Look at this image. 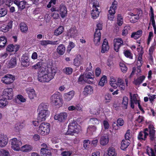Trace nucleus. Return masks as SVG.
Segmentation results:
<instances>
[{
	"mask_svg": "<svg viewBox=\"0 0 156 156\" xmlns=\"http://www.w3.org/2000/svg\"><path fill=\"white\" fill-rule=\"evenodd\" d=\"M63 30V27L62 26H60L58 28L55 30L54 34L56 36L62 34Z\"/></svg>",
	"mask_w": 156,
	"mask_h": 156,
	"instance_id": "58836bf2",
	"label": "nucleus"
},
{
	"mask_svg": "<svg viewBox=\"0 0 156 156\" xmlns=\"http://www.w3.org/2000/svg\"><path fill=\"white\" fill-rule=\"evenodd\" d=\"M91 5H92V10L91 12L92 18L95 19L99 16L100 8L98 0H89Z\"/></svg>",
	"mask_w": 156,
	"mask_h": 156,
	"instance_id": "20e7f679",
	"label": "nucleus"
},
{
	"mask_svg": "<svg viewBox=\"0 0 156 156\" xmlns=\"http://www.w3.org/2000/svg\"><path fill=\"white\" fill-rule=\"evenodd\" d=\"M63 71L67 75H70L72 73L73 69L70 67H66L63 69Z\"/></svg>",
	"mask_w": 156,
	"mask_h": 156,
	"instance_id": "8fccbe9b",
	"label": "nucleus"
},
{
	"mask_svg": "<svg viewBox=\"0 0 156 156\" xmlns=\"http://www.w3.org/2000/svg\"><path fill=\"white\" fill-rule=\"evenodd\" d=\"M117 81H116V79L114 78H112L111 79V80L110 82V84L111 86L114 87H115L116 86V84Z\"/></svg>",
	"mask_w": 156,
	"mask_h": 156,
	"instance_id": "13d9d810",
	"label": "nucleus"
},
{
	"mask_svg": "<svg viewBox=\"0 0 156 156\" xmlns=\"http://www.w3.org/2000/svg\"><path fill=\"white\" fill-rule=\"evenodd\" d=\"M154 150L151 148L147 147V151L149 156H156V145H154Z\"/></svg>",
	"mask_w": 156,
	"mask_h": 156,
	"instance_id": "cd10ccee",
	"label": "nucleus"
},
{
	"mask_svg": "<svg viewBox=\"0 0 156 156\" xmlns=\"http://www.w3.org/2000/svg\"><path fill=\"white\" fill-rule=\"evenodd\" d=\"M119 65L122 72L123 73H126L127 70V68L125 65L122 62H120Z\"/></svg>",
	"mask_w": 156,
	"mask_h": 156,
	"instance_id": "3c124183",
	"label": "nucleus"
},
{
	"mask_svg": "<svg viewBox=\"0 0 156 156\" xmlns=\"http://www.w3.org/2000/svg\"><path fill=\"white\" fill-rule=\"evenodd\" d=\"M20 29L22 32L24 33H27L28 30L27 26L23 22L20 23Z\"/></svg>",
	"mask_w": 156,
	"mask_h": 156,
	"instance_id": "c9c22d12",
	"label": "nucleus"
},
{
	"mask_svg": "<svg viewBox=\"0 0 156 156\" xmlns=\"http://www.w3.org/2000/svg\"><path fill=\"white\" fill-rule=\"evenodd\" d=\"M7 12V10L5 8H1L0 9V17H2L5 16Z\"/></svg>",
	"mask_w": 156,
	"mask_h": 156,
	"instance_id": "6e6d98bb",
	"label": "nucleus"
},
{
	"mask_svg": "<svg viewBox=\"0 0 156 156\" xmlns=\"http://www.w3.org/2000/svg\"><path fill=\"white\" fill-rule=\"evenodd\" d=\"M130 21L131 23H134L137 21L139 19V16H130Z\"/></svg>",
	"mask_w": 156,
	"mask_h": 156,
	"instance_id": "c03bdc74",
	"label": "nucleus"
},
{
	"mask_svg": "<svg viewBox=\"0 0 156 156\" xmlns=\"http://www.w3.org/2000/svg\"><path fill=\"white\" fill-rule=\"evenodd\" d=\"M16 64V58L15 57L12 58L10 61L8 62L7 65L9 68H13L14 67Z\"/></svg>",
	"mask_w": 156,
	"mask_h": 156,
	"instance_id": "473e14b6",
	"label": "nucleus"
},
{
	"mask_svg": "<svg viewBox=\"0 0 156 156\" xmlns=\"http://www.w3.org/2000/svg\"><path fill=\"white\" fill-rule=\"evenodd\" d=\"M101 34L100 31H95L94 34V42L95 45L98 46L100 44Z\"/></svg>",
	"mask_w": 156,
	"mask_h": 156,
	"instance_id": "dca6fc26",
	"label": "nucleus"
},
{
	"mask_svg": "<svg viewBox=\"0 0 156 156\" xmlns=\"http://www.w3.org/2000/svg\"><path fill=\"white\" fill-rule=\"evenodd\" d=\"M94 75L91 73H87L81 75L79 78L78 82L81 83L84 82L91 83L94 81Z\"/></svg>",
	"mask_w": 156,
	"mask_h": 156,
	"instance_id": "39448f33",
	"label": "nucleus"
},
{
	"mask_svg": "<svg viewBox=\"0 0 156 156\" xmlns=\"http://www.w3.org/2000/svg\"><path fill=\"white\" fill-rule=\"evenodd\" d=\"M0 152L1 156H9V153L8 150L2 149L0 150Z\"/></svg>",
	"mask_w": 156,
	"mask_h": 156,
	"instance_id": "603ef678",
	"label": "nucleus"
},
{
	"mask_svg": "<svg viewBox=\"0 0 156 156\" xmlns=\"http://www.w3.org/2000/svg\"><path fill=\"white\" fill-rule=\"evenodd\" d=\"M68 129L67 133L68 134L72 135L73 133H78L79 131L77 129V124L76 122L73 120L68 125Z\"/></svg>",
	"mask_w": 156,
	"mask_h": 156,
	"instance_id": "1a4fd4ad",
	"label": "nucleus"
},
{
	"mask_svg": "<svg viewBox=\"0 0 156 156\" xmlns=\"http://www.w3.org/2000/svg\"><path fill=\"white\" fill-rule=\"evenodd\" d=\"M83 146L86 149H87L89 147L90 142L88 140H85L84 141Z\"/></svg>",
	"mask_w": 156,
	"mask_h": 156,
	"instance_id": "0e129e2a",
	"label": "nucleus"
},
{
	"mask_svg": "<svg viewBox=\"0 0 156 156\" xmlns=\"http://www.w3.org/2000/svg\"><path fill=\"white\" fill-rule=\"evenodd\" d=\"M72 153L69 151H64L61 153V154L62 156H70Z\"/></svg>",
	"mask_w": 156,
	"mask_h": 156,
	"instance_id": "774afa93",
	"label": "nucleus"
},
{
	"mask_svg": "<svg viewBox=\"0 0 156 156\" xmlns=\"http://www.w3.org/2000/svg\"><path fill=\"white\" fill-rule=\"evenodd\" d=\"M67 34L68 36L74 38L78 36V33L76 27H73L68 31Z\"/></svg>",
	"mask_w": 156,
	"mask_h": 156,
	"instance_id": "6ab92c4d",
	"label": "nucleus"
},
{
	"mask_svg": "<svg viewBox=\"0 0 156 156\" xmlns=\"http://www.w3.org/2000/svg\"><path fill=\"white\" fill-rule=\"evenodd\" d=\"M89 122L90 124L96 125L98 124L99 123V122L98 120L96 118H92L90 119Z\"/></svg>",
	"mask_w": 156,
	"mask_h": 156,
	"instance_id": "09e8293b",
	"label": "nucleus"
},
{
	"mask_svg": "<svg viewBox=\"0 0 156 156\" xmlns=\"http://www.w3.org/2000/svg\"><path fill=\"white\" fill-rule=\"evenodd\" d=\"M154 48V45H152L151 47L149 50L148 54L149 55V58L151 60H152L153 59L152 55Z\"/></svg>",
	"mask_w": 156,
	"mask_h": 156,
	"instance_id": "49530a36",
	"label": "nucleus"
},
{
	"mask_svg": "<svg viewBox=\"0 0 156 156\" xmlns=\"http://www.w3.org/2000/svg\"><path fill=\"white\" fill-rule=\"evenodd\" d=\"M116 155V154L115 153V149L113 147H110L108 151V154L107 155L115 156Z\"/></svg>",
	"mask_w": 156,
	"mask_h": 156,
	"instance_id": "ea45409f",
	"label": "nucleus"
},
{
	"mask_svg": "<svg viewBox=\"0 0 156 156\" xmlns=\"http://www.w3.org/2000/svg\"><path fill=\"white\" fill-rule=\"evenodd\" d=\"M8 142V138L6 135L0 134V147H5L7 144Z\"/></svg>",
	"mask_w": 156,
	"mask_h": 156,
	"instance_id": "2eb2a0df",
	"label": "nucleus"
},
{
	"mask_svg": "<svg viewBox=\"0 0 156 156\" xmlns=\"http://www.w3.org/2000/svg\"><path fill=\"white\" fill-rule=\"evenodd\" d=\"M48 44H50L53 45H57L59 44V40L52 41L48 40Z\"/></svg>",
	"mask_w": 156,
	"mask_h": 156,
	"instance_id": "69168bd1",
	"label": "nucleus"
},
{
	"mask_svg": "<svg viewBox=\"0 0 156 156\" xmlns=\"http://www.w3.org/2000/svg\"><path fill=\"white\" fill-rule=\"evenodd\" d=\"M115 87H114V88H116L118 87L120 89L124 90L125 88V83L124 81L121 78H118Z\"/></svg>",
	"mask_w": 156,
	"mask_h": 156,
	"instance_id": "f3484780",
	"label": "nucleus"
},
{
	"mask_svg": "<svg viewBox=\"0 0 156 156\" xmlns=\"http://www.w3.org/2000/svg\"><path fill=\"white\" fill-rule=\"evenodd\" d=\"M117 126H122L124 123V122L123 120L121 118L118 119L117 120Z\"/></svg>",
	"mask_w": 156,
	"mask_h": 156,
	"instance_id": "052dcab7",
	"label": "nucleus"
},
{
	"mask_svg": "<svg viewBox=\"0 0 156 156\" xmlns=\"http://www.w3.org/2000/svg\"><path fill=\"white\" fill-rule=\"evenodd\" d=\"M105 99L106 103L110 102L111 100V95L108 94H106L105 96Z\"/></svg>",
	"mask_w": 156,
	"mask_h": 156,
	"instance_id": "bf43d9fd",
	"label": "nucleus"
},
{
	"mask_svg": "<svg viewBox=\"0 0 156 156\" xmlns=\"http://www.w3.org/2000/svg\"><path fill=\"white\" fill-rule=\"evenodd\" d=\"M20 150L23 152H29L31 151L32 149V147L30 145L26 144L23 146L21 147Z\"/></svg>",
	"mask_w": 156,
	"mask_h": 156,
	"instance_id": "72a5a7b5",
	"label": "nucleus"
},
{
	"mask_svg": "<svg viewBox=\"0 0 156 156\" xmlns=\"http://www.w3.org/2000/svg\"><path fill=\"white\" fill-rule=\"evenodd\" d=\"M128 103V98L126 96L123 97L122 100V105L125 109L127 108V105Z\"/></svg>",
	"mask_w": 156,
	"mask_h": 156,
	"instance_id": "37998d69",
	"label": "nucleus"
},
{
	"mask_svg": "<svg viewBox=\"0 0 156 156\" xmlns=\"http://www.w3.org/2000/svg\"><path fill=\"white\" fill-rule=\"evenodd\" d=\"M100 111L98 108H93L90 110V113L93 115H98L99 114Z\"/></svg>",
	"mask_w": 156,
	"mask_h": 156,
	"instance_id": "5fc2aeb1",
	"label": "nucleus"
},
{
	"mask_svg": "<svg viewBox=\"0 0 156 156\" xmlns=\"http://www.w3.org/2000/svg\"><path fill=\"white\" fill-rule=\"evenodd\" d=\"M48 104L44 103H41L38 106L37 111L38 112V116L37 119L40 121H45L49 114V112L48 110Z\"/></svg>",
	"mask_w": 156,
	"mask_h": 156,
	"instance_id": "7ed1b4c3",
	"label": "nucleus"
},
{
	"mask_svg": "<svg viewBox=\"0 0 156 156\" xmlns=\"http://www.w3.org/2000/svg\"><path fill=\"white\" fill-rule=\"evenodd\" d=\"M74 95V92L73 91H70L64 94V99L67 101H69L73 98Z\"/></svg>",
	"mask_w": 156,
	"mask_h": 156,
	"instance_id": "bb28decb",
	"label": "nucleus"
},
{
	"mask_svg": "<svg viewBox=\"0 0 156 156\" xmlns=\"http://www.w3.org/2000/svg\"><path fill=\"white\" fill-rule=\"evenodd\" d=\"M40 154L41 156H51V153L50 151L48 149H41Z\"/></svg>",
	"mask_w": 156,
	"mask_h": 156,
	"instance_id": "7c9ffc66",
	"label": "nucleus"
},
{
	"mask_svg": "<svg viewBox=\"0 0 156 156\" xmlns=\"http://www.w3.org/2000/svg\"><path fill=\"white\" fill-rule=\"evenodd\" d=\"M155 130L154 128L152 126H150L148 129L147 128L144 129V131L140 132L138 135V139L140 140H145L148 135L151 141H153L155 138Z\"/></svg>",
	"mask_w": 156,
	"mask_h": 156,
	"instance_id": "f03ea898",
	"label": "nucleus"
},
{
	"mask_svg": "<svg viewBox=\"0 0 156 156\" xmlns=\"http://www.w3.org/2000/svg\"><path fill=\"white\" fill-rule=\"evenodd\" d=\"M7 43L6 38L4 37H0V47H4Z\"/></svg>",
	"mask_w": 156,
	"mask_h": 156,
	"instance_id": "a19ab883",
	"label": "nucleus"
},
{
	"mask_svg": "<svg viewBox=\"0 0 156 156\" xmlns=\"http://www.w3.org/2000/svg\"><path fill=\"white\" fill-rule=\"evenodd\" d=\"M42 62H40L32 66V69H40L38 73L37 79L42 83L48 82L52 80L57 73V68L52 66L51 68H44L42 67Z\"/></svg>",
	"mask_w": 156,
	"mask_h": 156,
	"instance_id": "f257e3e1",
	"label": "nucleus"
},
{
	"mask_svg": "<svg viewBox=\"0 0 156 156\" xmlns=\"http://www.w3.org/2000/svg\"><path fill=\"white\" fill-rule=\"evenodd\" d=\"M51 101L52 103L55 105L60 106L62 105L61 97L58 93L52 95L51 97Z\"/></svg>",
	"mask_w": 156,
	"mask_h": 156,
	"instance_id": "0eeeda50",
	"label": "nucleus"
},
{
	"mask_svg": "<svg viewBox=\"0 0 156 156\" xmlns=\"http://www.w3.org/2000/svg\"><path fill=\"white\" fill-rule=\"evenodd\" d=\"M129 140H123L121 143V148L122 150H124L126 149L129 145Z\"/></svg>",
	"mask_w": 156,
	"mask_h": 156,
	"instance_id": "c756f323",
	"label": "nucleus"
},
{
	"mask_svg": "<svg viewBox=\"0 0 156 156\" xmlns=\"http://www.w3.org/2000/svg\"><path fill=\"white\" fill-rule=\"evenodd\" d=\"M96 129L97 128L95 126H90L87 128V132L89 133H92L93 132L96 131Z\"/></svg>",
	"mask_w": 156,
	"mask_h": 156,
	"instance_id": "a18cd8bd",
	"label": "nucleus"
},
{
	"mask_svg": "<svg viewBox=\"0 0 156 156\" xmlns=\"http://www.w3.org/2000/svg\"><path fill=\"white\" fill-rule=\"evenodd\" d=\"M15 80L14 76L10 74H7L2 78L1 81L6 84H9L13 83Z\"/></svg>",
	"mask_w": 156,
	"mask_h": 156,
	"instance_id": "f8f14e48",
	"label": "nucleus"
},
{
	"mask_svg": "<svg viewBox=\"0 0 156 156\" xmlns=\"http://www.w3.org/2000/svg\"><path fill=\"white\" fill-rule=\"evenodd\" d=\"M114 49L117 52H118L120 47L123 45V41L122 39L118 38L115 39L114 40Z\"/></svg>",
	"mask_w": 156,
	"mask_h": 156,
	"instance_id": "4468645a",
	"label": "nucleus"
},
{
	"mask_svg": "<svg viewBox=\"0 0 156 156\" xmlns=\"http://www.w3.org/2000/svg\"><path fill=\"white\" fill-rule=\"evenodd\" d=\"M93 92V89L91 86L88 85L86 86L84 89V94L87 95L88 94H90Z\"/></svg>",
	"mask_w": 156,
	"mask_h": 156,
	"instance_id": "2f4dec72",
	"label": "nucleus"
},
{
	"mask_svg": "<svg viewBox=\"0 0 156 156\" xmlns=\"http://www.w3.org/2000/svg\"><path fill=\"white\" fill-rule=\"evenodd\" d=\"M21 64L24 67H27L29 66L30 62L28 56L25 55L22 56L21 58Z\"/></svg>",
	"mask_w": 156,
	"mask_h": 156,
	"instance_id": "4be33fe9",
	"label": "nucleus"
},
{
	"mask_svg": "<svg viewBox=\"0 0 156 156\" xmlns=\"http://www.w3.org/2000/svg\"><path fill=\"white\" fill-rule=\"evenodd\" d=\"M14 3L18 6L19 8L21 9H23L25 7L26 2H20L18 0H15L14 1Z\"/></svg>",
	"mask_w": 156,
	"mask_h": 156,
	"instance_id": "c85d7f7f",
	"label": "nucleus"
},
{
	"mask_svg": "<svg viewBox=\"0 0 156 156\" xmlns=\"http://www.w3.org/2000/svg\"><path fill=\"white\" fill-rule=\"evenodd\" d=\"M140 11L137 9H133L132 12H129L128 13V15L129 16H135L137 15L139 16L140 14Z\"/></svg>",
	"mask_w": 156,
	"mask_h": 156,
	"instance_id": "de8ad7c7",
	"label": "nucleus"
},
{
	"mask_svg": "<svg viewBox=\"0 0 156 156\" xmlns=\"http://www.w3.org/2000/svg\"><path fill=\"white\" fill-rule=\"evenodd\" d=\"M11 147L15 151H18L20 149V147L22 144V142L20 139L16 138H13L10 140Z\"/></svg>",
	"mask_w": 156,
	"mask_h": 156,
	"instance_id": "6e6552de",
	"label": "nucleus"
},
{
	"mask_svg": "<svg viewBox=\"0 0 156 156\" xmlns=\"http://www.w3.org/2000/svg\"><path fill=\"white\" fill-rule=\"evenodd\" d=\"M26 91L28 95L29 98L31 100H34L36 97V94L33 89L31 88H27L26 89Z\"/></svg>",
	"mask_w": 156,
	"mask_h": 156,
	"instance_id": "a211bd4d",
	"label": "nucleus"
},
{
	"mask_svg": "<svg viewBox=\"0 0 156 156\" xmlns=\"http://www.w3.org/2000/svg\"><path fill=\"white\" fill-rule=\"evenodd\" d=\"M137 49L138 51H139L138 50H139L140 51V53L138 54L139 55L138 58V60H139V62H140L143 52L142 51V49L141 48H137Z\"/></svg>",
	"mask_w": 156,
	"mask_h": 156,
	"instance_id": "e2e57ef3",
	"label": "nucleus"
},
{
	"mask_svg": "<svg viewBox=\"0 0 156 156\" xmlns=\"http://www.w3.org/2000/svg\"><path fill=\"white\" fill-rule=\"evenodd\" d=\"M12 22L10 21L7 24H3L0 28V30L4 32H6L9 30L12 27Z\"/></svg>",
	"mask_w": 156,
	"mask_h": 156,
	"instance_id": "b1692460",
	"label": "nucleus"
},
{
	"mask_svg": "<svg viewBox=\"0 0 156 156\" xmlns=\"http://www.w3.org/2000/svg\"><path fill=\"white\" fill-rule=\"evenodd\" d=\"M50 131V125L48 123L44 122L42 123L40 125L38 130V132L42 135L48 134Z\"/></svg>",
	"mask_w": 156,
	"mask_h": 156,
	"instance_id": "423d86ee",
	"label": "nucleus"
},
{
	"mask_svg": "<svg viewBox=\"0 0 156 156\" xmlns=\"http://www.w3.org/2000/svg\"><path fill=\"white\" fill-rule=\"evenodd\" d=\"M109 49V46L108 45L107 40L105 39L102 45L101 48V52L105 53L107 52Z\"/></svg>",
	"mask_w": 156,
	"mask_h": 156,
	"instance_id": "aec40b11",
	"label": "nucleus"
},
{
	"mask_svg": "<svg viewBox=\"0 0 156 156\" xmlns=\"http://www.w3.org/2000/svg\"><path fill=\"white\" fill-rule=\"evenodd\" d=\"M142 34V31L141 30H139L136 32L133 33L131 35V37L132 38H134L135 39H137L141 36Z\"/></svg>",
	"mask_w": 156,
	"mask_h": 156,
	"instance_id": "4c0bfd02",
	"label": "nucleus"
},
{
	"mask_svg": "<svg viewBox=\"0 0 156 156\" xmlns=\"http://www.w3.org/2000/svg\"><path fill=\"white\" fill-rule=\"evenodd\" d=\"M124 53L126 57L129 58H132V54L129 51L126 50L124 51Z\"/></svg>",
	"mask_w": 156,
	"mask_h": 156,
	"instance_id": "680f3d73",
	"label": "nucleus"
},
{
	"mask_svg": "<svg viewBox=\"0 0 156 156\" xmlns=\"http://www.w3.org/2000/svg\"><path fill=\"white\" fill-rule=\"evenodd\" d=\"M2 96L6 99H11L13 98V94L12 88L4 89L2 93Z\"/></svg>",
	"mask_w": 156,
	"mask_h": 156,
	"instance_id": "ddd939ff",
	"label": "nucleus"
},
{
	"mask_svg": "<svg viewBox=\"0 0 156 156\" xmlns=\"http://www.w3.org/2000/svg\"><path fill=\"white\" fill-rule=\"evenodd\" d=\"M66 51V48L63 44H60L58 47L57 49V52L60 55H62L64 54Z\"/></svg>",
	"mask_w": 156,
	"mask_h": 156,
	"instance_id": "a878e982",
	"label": "nucleus"
},
{
	"mask_svg": "<svg viewBox=\"0 0 156 156\" xmlns=\"http://www.w3.org/2000/svg\"><path fill=\"white\" fill-rule=\"evenodd\" d=\"M52 17L55 19H57L59 17V14L57 12H54L51 13Z\"/></svg>",
	"mask_w": 156,
	"mask_h": 156,
	"instance_id": "338daca9",
	"label": "nucleus"
},
{
	"mask_svg": "<svg viewBox=\"0 0 156 156\" xmlns=\"http://www.w3.org/2000/svg\"><path fill=\"white\" fill-rule=\"evenodd\" d=\"M117 24L119 26H121L123 23V19L120 14H118L117 17Z\"/></svg>",
	"mask_w": 156,
	"mask_h": 156,
	"instance_id": "864d4df0",
	"label": "nucleus"
},
{
	"mask_svg": "<svg viewBox=\"0 0 156 156\" xmlns=\"http://www.w3.org/2000/svg\"><path fill=\"white\" fill-rule=\"evenodd\" d=\"M19 45H16L14 46L12 44H11L8 46L6 50L7 51L10 52H16L19 50Z\"/></svg>",
	"mask_w": 156,
	"mask_h": 156,
	"instance_id": "393cba45",
	"label": "nucleus"
},
{
	"mask_svg": "<svg viewBox=\"0 0 156 156\" xmlns=\"http://www.w3.org/2000/svg\"><path fill=\"white\" fill-rule=\"evenodd\" d=\"M68 114L66 112H61L56 114L54 117V119L59 122H64L66 119Z\"/></svg>",
	"mask_w": 156,
	"mask_h": 156,
	"instance_id": "9b49d317",
	"label": "nucleus"
},
{
	"mask_svg": "<svg viewBox=\"0 0 156 156\" xmlns=\"http://www.w3.org/2000/svg\"><path fill=\"white\" fill-rule=\"evenodd\" d=\"M145 77L144 76H141L137 78L136 79H135L133 82L136 85H139L144 80Z\"/></svg>",
	"mask_w": 156,
	"mask_h": 156,
	"instance_id": "e433bc0d",
	"label": "nucleus"
},
{
	"mask_svg": "<svg viewBox=\"0 0 156 156\" xmlns=\"http://www.w3.org/2000/svg\"><path fill=\"white\" fill-rule=\"evenodd\" d=\"M117 2L114 1L112 3V6L110 8L108 14V18L111 20H113L114 18V14L115 12V9H117Z\"/></svg>",
	"mask_w": 156,
	"mask_h": 156,
	"instance_id": "9d476101",
	"label": "nucleus"
},
{
	"mask_svg": "<svg viewBox=\"0 0 156 156\" xmlns=\"http://www.w3.org/2000/svg\"><path fill=\"white\" fill-rule=\"evenodd\" d=\"M60 13L62 18H64L67 15V9L64 5L61 4L59 7Z\"/></svg>",
	"mask_w": 156,
	"mask_h": 156,
	"instance_id": "412c9836",
	"label": "nucleus"
},
{
	"mask_svg": "<svg viewBox=\"0 0 156 156\" xmlns=\"http://www.w3.org/2000/svg\"><path fill=\"white\" fill-rule=\"evenodd\" d=\"M83 62V58L80 55H77L74 60V64L76 66H79L81 65Z\"/></svg>",
	"mask_w": 156,
	"mask_h": 156,
	"instance_id": "5701e85b",
	"label": "nucleus"
},
{
	"mask_svg": "<svg viewBox=\"0 0 156 156\" xmlns=\"http://www.w3.org/2000/svg\"><path fill=\"white\" fill-rule=\"evenodd\" d=\"M109 139L107 136H101L100 140L101 144L104 145L107 144L108 142Z\"/></svg>",
	"mask_w": 156,
	"mask_h": 156,
	"instance_id": "f704fd0d",
	"label": "nucleus"
},
{
	"mask_svg": "<svg viewBox=\"0 0 156 156\" xmlns=\"http://www.w3.org/2000/svg\"><path fill=\"white\" fill-rule=\"evenodd\" d=\"M8 103V102L6 99L4 98L0 100V107L3 108L7 105Z\"/></svg>",
	"mask_w": 156,
	"mask_h": 156,
	"instance_id": "79ce46f5",
	"label": "nucleus"
},
{
	"mask_svg": "<svg viewBox=\"0 0 156 156\" xmlns=\"http://www.w3.org/2000/svg\"><path fill=\"white\" fill-rule=\"evenodd\" d=\"M106 76H103L101 79L100 81L99 82V85L102 87L104 86L106 80Z\"/></svg>",
	"mask_w": 156,
	"mask_h": 156,
	"instance_id": "4d7b16f0",
	"label": "nucleus"
}]
</instances>
